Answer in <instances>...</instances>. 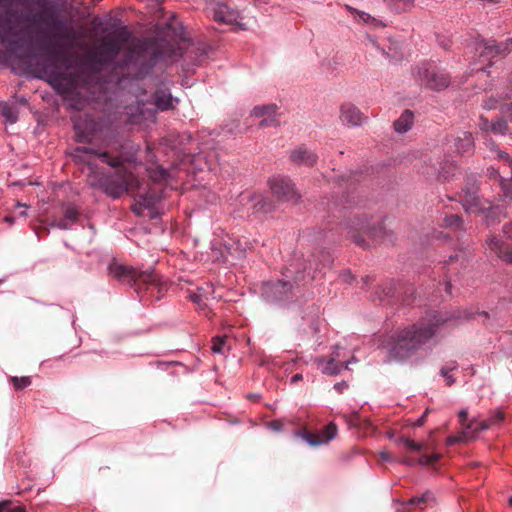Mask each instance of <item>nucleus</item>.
Masks as SVG:
<instances>
[{"label":"nucleus","instance_id":"obj_1","mask_svg":"<svg viewBox=\"0 0 512 512\" xmlns=\"http://www.w3.org/2000/svg\"><path fill=\"white\" fill-rule=\"evenodd\" d=\"M35 4L42 9L32 13L31 11H18L8 9L5 13H0V42L7 46L12 53L20 49V32L15 28L21 24H41L46 26L55 39L58 40L57 49L53 55L57 60L69 68L65 46H72L78 38V34L69 22L61 17L54 5L48 6V0H0V7L10 6L12 4Z\"/></svg>","mask_w":512,"mask_h":512},{"label":"nucleus","instance_id":"obj_2","mask_svg":"<svg viewBox=\"0 0 512 512\" xmlns=\"http://www.w3.org/2000/svg\"><path fill=\"white\" fill-rule=\"evenodd\" d=\"M72 158L76 163L87 166V184L91 188L100 189L112 199H118L128 192L132 174L124 164L133 160L132 154L78 146Z\"/></svg>","mask_w":512,"mask_h":512},{"label":"nucleus","instance_id":"obj_3","mask_svg":"<svg viewBox=\"0 0 512 512\" xmlns=\"http://www.w3.org/2000/svg\"><path fill=\"white\" fill-rule=\"evenodd\" d=\"M449 321L450 317L431 311L417 322L396 331L385 343L390 357L399 361L408 359L434 338L439 329Z\"/></svg>","mask_w":512,"mask_h":512},{"label":"nucleus","instance_id":"obj_4","mask_svg":"<svg viewBox=\"0 0 512 512\" xmlns=\"http://www.w3.org/2000/svg\"><path fill=\"white\" fill-rule=\"evenodd\" d=\"M333 264V257L329 251L320 250L317 254H312L307 260V265L300 271L294 264L286 269L284 276L286 279L267 281L263 284L262 294L265 299L272 303H284L292 300L298 288V283L305 278V272L311 275V279L317 278V273H322L325 269H329Z\"/></svg>","mask_w":512,"mask_h":512},{"label":"nucleus","instance_id":"obj_5","mask_svg":"<svg viewBox=\"0 0 512 512\" xmlns=\"http://www.w3.org/2000/svg\"><path fill=\"white\" fill-rule=\"evenodd\" d=\"M108 270L114 279L132 287L141 301H159L168 290L167 281L155 270L138 271L118 263H111Z\"/></svg>","mask_w":512,"mask_h":512},{"label":"nucleus","instance_id":"obj_6","mask_svg":"<svg viewBox=\"0 0 512 512\" xmlns=\"http://www.w3.org/2000/svg\"><path fill=\"white\" fill-rule=\"evenodd\" d=\"M351 240L361 248L381 241L387 234L382 216H368L365 212H350L341 224Z\"/></svg>","mask_w":512,"mask_h":512},{"label":"nucleus","instance_id":"obj_7","mask_svg":"<svg viewBox=\"0 0 512 512\" xmlns=\"http://www.w3.org/2000/svg\"><path fill=\"white\" fill-rule=\"evenodd\" d=\"M150 51V58L141 65V73L148 74L156 63L161 59H172L177 55V49L172 46L165 47L164 42L158 39L141 40L135 47L129 48L120 61H117L116 68L124 69L136 64L137 59L144 53Z\"/></svg>","mask_w":512,"mask_h":512},{"label":"nucleus","instance_id":"obj_8","mask_svg":"<svg viewBox=\"0 0 512 512\" xmlns=\"http://www.w3.org/2000/svg\"><path fill=\"white\" fill-rule=\"evenodd\" d=\"M130 38L131 33L126 26L116 29L94 51L87 54L86 62L100 66L114 65L116 67V59Z\"/></svg>","mask_w":512,"mask_h":512},{"label":"nucleus","instance_id":"obj_9","mask_svg":"<svg viewBox=\"0 0 512 512\" xmlns=\"http://www.w3.org/2000/svg\"><path fill=\"white\" fill-rule=\"evenodd\" d=\"M412 76L421 86L442 91L451 83L450 74L438 62L424 60L412 68Z\"/></svg>","mask_w":512,"mask_h":512},{"label":"nucleus","instance_id":"obj_10","mask_svg":"<svg viewBox=\"0 0 512 512\" xmlns=\"http://www.w3.org/2000/svg\"><path fill=\"white\" fill-rule=\"evenodd\" d=\"M458 196L464 210L468 213L484 214L493 208L491 201L479 196V181L475 175L466 178L465 186Z\"/></svg>","mask_w":512,"mask_h":512},{"label":"nucleus","instance_id":"obj_11","mask_svg":"<svg viewBox=\"0 0 512 512\" xmlns=\"http://www.w3.org/2000/svg\"><path fill=\"white\" fill-rule=\"evenodd\" d=\"M43 75L38 78L44 79L59 94L70 93L75 87V81L71 74L59 71L56 67L50 68L48 65L42 69Z\"/></svg>","mask_w":512,"mask_h":512},{"label":"nucleus","instance_id":"obj_12","mask_svg":"<svg viewBox=\"0 0 512 512\" xmlns=\"http://www.w3.org/2000/svg\"><path fill=\"white\" fill-rule=\"evenodd\" d=\"M337 435V426L335 423L330 422L323 429L317 432L308 430L307 428L297 429L293 431V436L301 438L310 446H319L327 444Z\"/></svg>","mask_w":512,"mask_h":512},{"label":"nucleus","instance_id":"obj_13","mask_svg":"<svg viewBox=\"0 0 512 512\" xmlns=\"http://www.w3.org/2000/svg\"><path fill=\"white\" fill-rule=\"evenodd\" d=\"M272 194L280 201L297 202L300 198L292 180L283 175H275L268 180Z\"/></svg>","mask_w":512,"mask_h":512},{"label":"nucleus","instance_id":"obj_14","mask_svg":"<svg viewBox=\"0 0 512 512\" xmlns=\"http://www.w3.org/2000/svg\"><path fill=\"white\" fill-rule=\"evenodd\" d=\"M103 125L93 117L86 116L74 123L76 140L79 143H92L102 132Z\"/></svg>","mask_w":512,"mask_h":512},{"label":"nucleus","instance_id":"obj_15","mask_svg":"<svg viewBox=\"0 0 512 512\" xmlns=\"http://www.w3.org/2000/svg\"><path fill=\"white\" fill-rule=\"evenodd\" d=\"M468 263V257L467 254L464 251H459L455 254H452L449 256L448 259L443 261V270H445V291L447 293H451V280L458 276L460 273V270L464 267H466Z\"/></svg>","mask_w":512,"mask_h":512},{"label":"nucleus","instance_id":"obj_16","mask_svg":"<svg viewBox=\"0 0 512 512\" xmlns=\"http://www.w3.org/2000/svg\"><path fill=\"white\" fill-rule=\"evenodd\" d=\"M512 39L506 42L497 43L495 40H487L478 44L477 51L479 56L483 60L489 61V65H492V59L498 56L507 55L512 49Z\"/></svg>","mask_w":512,"mask_h":512},{"label":"nucleus","instance_id":"obj_17","mask_svg":"<svg viewBox=\"0 0 512 512\" xmlns=\"http://www.w3.org/2000/svg\"><path fill=\"white\" fill-rule=\"evenodd\" d=\"M503 234L512 241V224L506 223L503 226ZM489 249L503 261L512 264V248L499 237L492 236L487 239Z\"/></svg>","mask_w":512,"mask_h":512},{"label":"nucleus","instance_id":"obj_18","mask_svg":"<svg viewBox=\"0 0 512 512\" xmlns=\"http://www.w3.org/2000/svg\"><path fill=\"white\" fill-rule=\"evenodd\" d=\"M208 10L212 13L213 19L221 24L226 25H242L239 23L241 18L238 10L232 9L227 4L222 2H213L208 7Z\"/></svg>","mask_w":512,"mask_h":512},{"label":"nucleus","instance_id":"obj_19","mask_svg":"<svg viewBox=\"0 0 512 512\" xmlns=\"http://www.w3.org/2000/svg\"><path fill=\"white\" fill-rule=\"evenodd\" d=\"M352 175L342 176L339 187H346L348 190L342 195L339 201L333 203L335 208L351 209L362 206V200L356 195V188L353 186Z\"/></svg>","mask_w":512,"mask_h":512},{"label":"nucleus","instance_id":"obj_20","mask_svg":"<svg viewBox=\"0 0 512 512\" xmlns=\"http://www.w3.org/2000/svg\"><path fill=\"white\" fill-rule=\"evenodd\" d=\"M289 160L296 166L313 167L318 161V155L305 145H299L290 151Z\"/></svg>","mask_w":512,"mask_h":512},{"label":"nucleus","instance_id":"obj_21","mask_svg":"<svg viewBox=\"0 0 512 512\" xmlns=\"http://www.w3.org/2000/svg\"><path fill=\"white\" fill-rule=\"evenodd\" d=\"M278 107L276 104H265L255 106L251 112L252 116L262 118L259 122L260 128L268 126H277L279 120L275 117Z\"/></svg>","mask_w":512,"mask_h":512},{"label":"nucleus","instance_id":"obj_22","mask_svg":"<svg viewBox=\"0 0 512 512\" xmlns=\"http://www.w3.org/2000/svg\"><path fill=\"white\" fill-rule=\"evenodd\" d=\"M159 197L154 192L137 193L135 196V204L132 206V211L140 216L143 210L146 209L150 212V217L154 218L153 211L156 208V204Z\"/></svg>","mask_w":512,"mask_h":512},{"label":"nucleus","instance_id":"obj_23","mask_svg":"<svg viewBox=\"0 0 512 512\" xmlns=\"http://www.w3.org/2000/svg\"><path fill=\"white\" fill-rule=\"evenodd\" d=\"M241 201H245L247 200L249 203H251V209L253 211V213H263V214H266V213H269L271 211H273L274 209V204L273 202L261 195V194H256V193H249V194H241Z\"/></svg>","mask_w":512,"mask_h":512},{"label":"nucleus","instance_id":"obj_24","mask_svg":"<svg viewBox=\"0 0 512 512\" xmlns=\"http://www.w3.org/2000/svg\"><path fill=\"white\" fill-rule=\"evenodd\" d=\"M355 361V357H352L346 362H339L335 360V357H320L316 359L318 367L321 369L322 373L326 375H338L342 369H348L349 364Z\"/></svg>","mask_w":512,"mask_h":512},{"label":"nucleus","instance_id":"obj_25","mask_svg":"<svg viewBox=\"0 0 512 512\" xmlns=\"http://www.w3.org/2000/svg\"><path fill=\"white\" fill-rule=\"evenodd\" d=\"M340 119L346 125L359 126L366 118L354 104L344 103L340 108Z\"/></svg>","mask_w":512,"mask_h":512},{"label":"nucleus","instance_id":"obj_26","mask_svg":"<svg viewBox=\"0 0 512 512\" xmlns=\"http://www.w3.org/2000/svg\"><path fill=\"white\" fill-rule=\"evenodd\" d=\"M153 104L160 111H168L175 109L176 105L179 102L177 98H174L169 90L167 89H158L153 95Z\"/></svg>","mask_w":512,"mask_h":512},{"label":"nucleus","instance_id":"obj_27","mask_svg":"<svg viewBox=\"0 0 512 512\" xmlns=\"http://www.w3.org/2000/svg\"><path fill=\"white\" fill-rule=\"evenodd\" d=\"M456 151L461 156H471L475 151L474 137L471 132H461L454 139Z\"/></svg>","mask_w":512,"mask_h":512},{"label":"nucleus","instance_id":"obj_28","mask_svg":"<svg viewBox=\"0 0 512 512\" xmlns=\"http://www.w3.org/2000/svg\"><path fill=\"white\" fill-rule=\"evenodd\" d=\"M413 123L414 113L411 110L406 109L402 112L400 117L394 121L393 126L397 133L403 134L412 128Z\"/></svg>","mask_w":512,"mask_h":512},{"label":"nucleus","instance_id":"obj_29","mask_svg":"<svg viewBox=\"0 0 512 512\" xmlns=\"http://www.w3.org/2000/svg\"><path fill=\"white\" fill-rule=\"evenodd\" d=\"M439 226L441 228L450 229L456 233L464 230L463 219L457 214H445L444 217L439 220Z\"/></svg>","mask_w":512,"mask_h":512},{"label":"nucleus","instance_id":"obj_30","mask_svg":"<svg viewBox=\"0 0 512 512\" xmlns=\"http://www.w3.org/2000/svg\"><path fill=\"white\" fill-rule=\"evenodd\" d=\"M386 6L394 13L400 14L410 11L415 4V0H384Z\"/></svg>","mask_w":512,"mask_h":512},{"label":"nucleus","instance_id":"obj_31","mask_svg":"<svg viewBox=\"0 0 512 512\" xmlns=\"http://www.w3.org/2000/svg\"><path fill=\"white\" fill-rule=\"evenodd\" d=\"M232 243L227 247L228 250H233L239 254H244L247 250H251L253 248V243L247 237H238L231 239Z\"/></svg>","mask_w":512,"mask_h":512},{"label":"nucleus","instance_id":"obj_32","mask_svg":"<svg viewBox=\"0 0 512 512\" xmlns=\"http://www.w3.org/2000/svg\"><path fill=\"white\" fill-rule=\"evenodd\" d=\"M395 293V283L390 281L384 285H379L375 290V296L380 302L393 297Z\"/></svg>","mask_w":512,"mask_h":512},{"label":"nucleus","instance_id":"obj_33","mask_svg":"<svg viewBox=\"0 0 512 512\" xmlns=\"http://www.w3.org/2000/svg\"><path fill=\"white\" fill-rule=\"evenodd\" d=\"M457 171V165L453 161H444L441 163L438 176L440 179L449 180Z\"/></svg>","mask_w":512,"mask_h":512},{"label":"nucleus","instance_id":"obj_34","mask_svg":"<svg viewBox=\"0 0 512 512\" xmlns=\"http://www.w3.org/2000/svg\"><path fill=\"white\" fill-rule=\"evenodd\" d=\"M505 419L504 413L501 410L495 411L489 418L482 420L480 429H489L494 426L500 425Z\"/></svg>","mask_w":512,"mask_h":512},{"label":"nucleus","instance_id":"obj_35","mask_svg":"<svg viewBox=\"0 0 512 512\" xmlns=\"http://www.w3.org/2000/svg\"><path fill=\"white\" fill-rule=\"evenodd\" d=\"M481 424H482V420H478L475 418L471 419L464 427V435L465 436L469 435L470 438H475L479 432L485 430V429H480Z\"/></svg>","mask_w":512,"mask_h":512},{"label":"nucleus","instance_id":"obj_36","mask_svg":"<svg viewBox=\"0 0 512 512\" xmlns=\"http://www.w3.org/2000/svg\"><path fill=\"white\" fill-rule=\"evenodd\" d=\"M9 383L13 386L16 391H21L27 387H29L32 383L31 378L29 376H11L9 377Z\"/></svg>","mask_w":512,"mask_h":512},{"label":"nucleus","instance_id":"obj_37","mask_svg":"<svg viewBox=\"0 0 512 512\" xmlns=\"http://www.w3.org/2000/svg\"><path fill=\"white\" fill-rule=\"evenodd\" d=\"M149 177L153 182H163L169 177V173L166 169L161 166L149 169Z\"/></svg>","mask_w":512,"mask_h":512},{"label":"nucleus","instance_id":"obj_38","mask_svg":"<svg viewBox=\"0 0 512 512\" xmlns=\"http://www.w3.org/2000/svg\"><path fill=\"white\" fill-rule=\"evenodd\" d=\"M490 130L495 134L504 135L508 130V121L504 118H498L491 123Z\"/></svg>","mask_w":512,"mask_h":512},{"label":"nucleus","instance_id":"obj_39","mask_svg":"<svg viewBox=\"0 0 512 512\" xmlns=\"http://www.w3.org/2000/svg\"><path fill=\"white\" fill-rule=\"evenodd\" d=\"M458 364L456 362H451L447 366H444L440 370V375L446 379V384L451 386L455 383V378L449 374L450 371H453L457 368Z\"/></svg>","mask_w":512,"mask_h":512},{"label":"nucleus","instance_id":"obj_40","mask_svg":"<svg viewBox=\"0 0 512 512\" xmlns=\"http://www.w3.org/2000/svg\"><path fill=\"white\" fill-rule=\"evenodd\" d=\"M397 504L399 505L396 508L398 512H410L417 508V496H414L407 501H397Z\"/></svg>","mask_w":512,"mask_h":512},{"label":"nucleus","instance_id":"obj_41","mask_svg":"<svg viewBox=\"0 0 512 512\" xmlns=\"http://www.w3.org/2000/svg\"><path fill=\"white\" fill-rule=\"evenodd\" d=\"M417 502V508L424 509L435 502L434 494L431 491H426L422 495L417 496Z\"/></svg>","mask_w":512,"mask_h":512},{"label":"nucleus","instance_id":"obj_42","mask_svg":"<svg viewBox=\"0 0 512 512\" xmlns=\"http://www.w3.org/2000/svg\"><path fill=\"white\" fill-rule=\"evenodd\" d=\"M1 114L10 123H15L18 120L16 109L8 104L2 107Z\"/></svg>","mask_w":512,"mask_h":512},{"label":"nucleus","instance_id":"obj_43","mask_svg":"<svg viewBox=\"0 0 512 512\" xmlns=\"http://www.w3.org/2000/svg\"><path fill=\"white\" fill-rule=\"evenodd\" d=\"M500 189H501V198L502 200H512V186L511 183L507 179H501V182L499 183Z\"/></svg>","mask_w":512,"mask_h":512},{"label":"nucleus","instance_id":"obj_44","mask_svg":"<svg viewBox=\"0 0 512 512\" xmlns=\"http://www.w3.org/2000/svg\"><path fill=\"white\" fill-rule=\"evenodd\" d=\"M79 211L73 205H67L64 210V218L70 223H75L78 220Z\"/></svg>","mask_w":512,"mask_h":512},{"label":"nucleus","instance_id":"obj_45","mask_svg":"<svg viewBox=\"0 0 512 512\" xmlns=\"http://www.w3.org/2000/svg\"><path fill=\"white\" fill-rule=\"evenodd\" d=\"M348 10L352 13V14H357L358 16V20L359 21H362L364 23H370V22H373L375 21V19L368 13L364 12V11H359L355 8H352L350 6H347Z\"/></svg>","mask_w":512,"mask_h":512},{"label":"nucleus","instance_id":"obj_46","mask_svg":"<svg viewBox=\"0 0 512 512\" xmlns=\"http://www.w3.org/2000/svg\"><path fill=\"white\" fill-rule=\"evenodd\" d=\"M200 290L201 289H198V292H192L189 294V299L197 304L199 306L200 309L204 310L206 308V303H204L203 301V297H202V294L200 293Z\"/></svg>","mask_w":512,"mask_h":512},{"label":"nucleus","instance_id":"obj_47","mask_svg":"<svg viewBox=\"0 0 512 512\" xmlns=\"http://www.w3.org/2000/svg\"><path fill=\"white\" fill-rule=\"evenodd\" d=\"M401 442L407 449H410L412 451H421L423 448V445L421 443L415 442L414 440H411L409 438H402Z\"/></svg>","mask_w":512,"mask_h":512},{"label":"nucleus","instance_id":"obj_48","mask_svg":"<svg viewBox=\"0 0 512 512\" xmlns=\"http://www.w3.org/2000/svg\"><path fill=\"white\" fill-rule=\"evenodd\" d=\"M286 424V421L283 419H274L268 422V427L276 432H280L284 429V426Z\"/></svg>","mask_w":512,"mask_h":512},{"label":"nucleus","instance_id":"obj_49","mask_svg":"<svg viewBox=\"0 0 512 512\" xmlns=\"http://www.w3.org/2000/svg\"><path fill=\"white\" fill-rule=\"evenodd\" d=\"M6 501L9 503V507L6 508L5 512H27L24 505L14 503L11 500Z\"/></svg>","mask_w":512,"mask_h":512},{"label":"nucleus","instance_id":"obj_50","mask_svg":"<svg viewBox=\"0 0 512 512\" xmlns=\"http://www.w3.org/2000/svg\"><path fill=\"white\" fill-rule=\"evenodd\" d=\"M487 175L489 179L497 181L498 184L501 182V179H504V177L501 176L500 172L494 167H489L487 169Z\"/></svg>","mask_w":512,"mask_h":512},{"label":"nucleus","instance_id":"obj_51","mask_svg":"<svg viewBox=\"0 0 512 512\" xmlns=\"http://www.w3.org/2000/svg\"><path fill=\"white\" fill-rule=\"evenodd\" d=\"M225 344V340L219 337L213 339L212 350L214 353H223V346Z\"/></svg>","mask_w":512,"mask_h":512},{"label":"nucleus","instance_id":"obj_52","mask_svg":"<svg viewBox=\"0 0 512 512\" xmlns=\"http://www.w3.org/2000/svg\"><path fill=\"white\" fill-rule=\"evenodd\" d=\"M458 417H459V422L463 428L470 421V420H468V410L467 409L460 410L458 413Z\"/></svg>","mask_w":512,"mask_h":512},{"label":"nucleus","instance_id":"obj_53","mask_svg":"<svg viewBox=\"0 0 512 512\" xmlns=\"http://www.w3.org/2000/svg\"><path fill=\"white\" fill-rule=\"evenodd\" d=\"M503 116H507L512 120V103H505L500 108Z\"/></svg>","mask_w":512,"mask_h":512},{"label":"nucleus","instance_id":"obj_54","mask_svg":"<svg viewBox=\"0 0 512 512\" xmlns=\"http://www.w3.org/2000/svg\"><path fill=\"white\" fill-rule=\"evenodd\" d=\"M480 129L483 130V131H488L490 130V127L491 125L489 124V121L486 117L484 116H480Z\"/></svg>","mask_w":512,"mask_h":512},{"label":"nucleus","instance_id":"obj_55","mask_svg":"<svg viewBox=\"0 0 512 512\" xmlns=\"http://www.w3.org/2000/svg\"><path fill=\"white\" fill-rule=\"evenodd\" d=\"M417 463L422 466L431 465V460L429 458V455L423 454L419 457Z\"/></svg>","mask_w":512,"mask_h":512},{"label":"nucleus","instance_id":"obj_56","mask_svg":"<svg viewBox=\"0 0 512 512\" xmlns=\"http://www.w3.org/2000/svg\"><path fill=\"white\" fill-rule=\"evenodd\" d=\"M70 224L71 223L63 217V219L58 221L56 226L62 230H66L70 228Z\"/></svg>","mask_w":512,"mask_h":512},{"label":"nucleus","instance_id":"obj_57","mask_svg":"<svg viewBox=\"0 0 512 512\" xmlns=\"http://www.w3.org/2000/svg\"><path fill=\"white\" fill-rule=\"evenodd\" d=\"M348 388V384L346 382H339V383H336L334 385V389L338 392V393H343L344 390H346Z\"/></svg>","mask_w":512,"mask_h":512},{"label":"nucleus","instance_id":"obj_58","mask_svg":"<svg viewBox=\"0 0 512 512\" xmlns=\"http://www.w3.org/2000/svg\"><path fill=\"white\" fill-rule=\"evenodd\" d=\"M496 103H497L496 100L489 99V100L485 101L484 108L487 109V110L495 109L496 108Z\"/></svg>","mask_w":512,"mask_h":512},{"label":"nucleus","instance_id":"obj_59","mask_svg":"<svg viewBox=\"0 0 512 512\" xmlns=\"http://www.w3.org/2000/svg\"><path fill=\"white\" fill-rule=\"evenodd\" d=\"M387 58H389L391 61L396 62L402 59V54L396 55V54H390L389 52L385 53Z\"/></svg>","mask_w":512,"mask_h":512},{"label":"nucleus","instance_id":"obj_60","mask_svg":"<svg viewBox=\"0 0 512 512\" xmlns=\"http://www.w3.org/2000/svg\"><path fill=\"white\" fill-rule=\"evenodd\" d=\"M303 379V375L301 373H297V374H294L292 377H291V384H296L298 383L299 381H301Z\"/></svg>","mask_w":512,"mask_h":512},{"label":"nucleus","instance_id":"obj_61","mask_svg":"<svg viewBox=\"0 0 512 512\" xmlns=\"http://www.w3.org/2000/svg\"><path fill=\"white\" fill-rule=\"evenodd\" d=\"M175 362H158L157 365L161 369H167L171 365H175Z\"/></svg>","mask_w":512,"mask_h":512},{"label":"nucleus","instance_id":"obj_62","mask_svg":"<svg viewBox=\"0 0 512 512\" xmlns=\"http://www.w3.org/2000/svg\"><path fill=\"white\" fill-rule=\"evenodd\" d=\"M429 458L431 460V465H433V464H435L436 462L439 461L440 455L437 454V453H434V454L429 455Z\"/></svg>","mask_w":512,"mask_h":512},{"label":"nucleus","instance_id":"obj_63","mask_svg":"<svg viewBox=\"0 0 512 512\" xmlns=\"http://www.w3.org/2000/svg\"><path fill=\"white\" fill-rule=\"evenodd\" d=\"M426 415H427V411H425L424 414L417 420V422H416L417 426H422L424 424Z\"/></svg>","mask_w":512,"mask_h":512},{"label":"nucleus","instance_id":"obj_64","mask_svg":"<svg viewBox=\"0 0 512 512\" xmlns=\"http://www.w3.org/2000/svg\"><path fill=\"white\" fill-rule=\"evenodd\" d=\"M7 507H9V503L7 501L0 502V512H5Z\"/></svg>","mask_w":512,"mask_h":512}]
</instances>
